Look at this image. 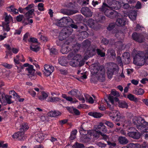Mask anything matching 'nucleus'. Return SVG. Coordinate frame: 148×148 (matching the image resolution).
I'll use <instances>...</instances> for the list:
<instances>
[{
  "instance_id": "obj_1",
  "label": "nucleus",
  "mask_w": 148,
  "mask_h": 148,
  "mask_svg": "<svg viewBox=\"0 0 148 148\" xmlns=\"http://www.w3.org/2000/svg\"><path fill=\"white\" fill-rule=\"evenodd\" d=\"M133 63L138 66L143 65L145 63L148 64V50L137 54L134 58Z\"/></svg>"
},
{
  "instance_id": "obj_2",
  "label": "nucleus",
  "mask_w": 148,
  "mask_h": 148,
  "mask_svg": "<svg viewBox=\"0 0 148 148\" xmlns=\"http://www.w3.org/2000/svg\"><path fill=\"white\" fill-rule=\"evenodd\" d=\"M93 67L91 72L96 74L97 79L100 82H103L105 80V71L103 66H99L98 64H92Z\"/></svg>"
},
{
  "instance_id": "obj_3",
  "label": "nucleus",
  "mask_w": 148,
  "mask_h": 148,
  "mask_svg": "<svg viewBox=\"0 0 148 148\" xmlns=\"http://www.w3.org/2000/svg\"><path fill=\"white\" fill-rule=\"evenodd\" d=\"M133 123L136 125L137 128L141 132H144L148 130V122L143 117H134Z\"/></svg>"
},
{
  "instance_id": "obj_4",
  "label": "nucleus",
  "mask_w": 148,
  "mask_h": 148,
  "mask_svg": "<svg viewBox=\"0 0 148 148\" xmlns=\"http://www.w3.org/2000/svg\"><path fill=\"white\" fill-rule=\"evenodd\" d=\"M96 130H89L87 131L86 134L90 136H93L94 137H97L99 135L97 134L98 131H100L103 133H106L107 132V130L106 127L102 123H100L95 127Z\"/></svg>"
},
{
  "instance_id": "obj_5",
  "label": "nucleus",
  "mask_w": 148,
  "mask_h": 148,
  "mask_svg": "<svg viewBox=\"0 0 148 148\" xmlns=\"http://www.w3.org/2000/svg\"><path fill=\"white\" fill-rule=\"evenodd\" d=\"M108 5L103 3L101 8H100L101 11L105 10L106 7L112 9L118 10L121 7L120 2L114 0H110L108 1Z\"/></svg>"
},
{
  "instance_id": "obj_6",
  "label": "nucleus",
  "mask_w": 148,
  "mask_h": 148,
  "mask_svg": "<svg viewBox=\"0 0 148 148\" xmlns=\"http://www.w3.org/2000/svg\"><path fill=\"white\" fill-rule=\"evenodd\" d=\"M73 30L70 27H66L63 28L59 36V39L62 41L65 39L73 32Z\"/></svg>"
},
{
  "instance_id": "obj_7",
  "label": "nucleus",
  "mask_w": 148,
  "mask_h": 148,
  "mask_svg": "<svg viewBox=\"0 0 148 148\" xmlns=\"http://www.w3.org/2000/svg\"><path fill=\"white\" fill-rule=\"evenodd\" d=\"M107 64V74L108 77L110 78L113 75L114 72L117 69L118 66L116 64L112 62H110L108 63Z\"/></svg>"
},
{
  "instance_id": "obj_8",
  "label": "nucleus",
  "mask_w": 148,
  "mask_h": 148,
  "mask_svg": "<svg viewBox=\"0 0 148 148\" xmlns=\"http://www.w3.org/2000/svg\"><path fill=\"white\" fill-rule=\"evenodd\" d=\"M86 23L90 27L94 30H97L100 27L97 22L92 19H89Z\"/></svg>"
},
{
  "instance_id": "obj_9",
  "label": "nucleus",
  "mask_w": 148,
  "mask_h": 148,
  "mask_svg": "<svg viewBox=\"0 0 148 148\" xmlns=\"http://www.w3.org/2000/svg\"><path fill=\"white\" fill-rule=\"evenodd\" d=\"M108 99L110 101L111 104L108 102L106 100L105 101L107 103L108 107L110 110L114 111V100H115L116 101H118L119 100L116 97H114V96L111 95H109L108 97Z\"/></svg>"
},
{
  "instance_id": "obj_10",
  "label": "nucleus",
  "mask_w": 148,
  "mask_h": 148,
  "mask_svg": "<svg viewBox=\"0 0 148 148\" xmlns=\"http://www.w3.org/2000/svg\"><path fill=\"white\" fill-rule=\"evenodd\" d=\"M134 40L139 43H142L145 41V38L143 34L134 32L132 35Z\"/></svg>"
},
{
  "instance_id": "obj_11",
  "label": "nucleus",
  "mask_w": 148,
  "mask_h": 148,
  "mask_svg": "<svg viewBox=\"0 0 148 148\" xmlns=\"http://www.w3.org/2000/svg\"><path fill=\"white\" fill-rule=\"evenodd\" d=\"M54 67L52 65L46 64L44 66V69L43 71L44 74L47 76H48L54 71Z\"/></svg>"
},
{
  "instance_id": "obj_12",
  "label": "nucleus",
  "mask_w": 148,
  "mask_h": 148,
  "mask_svg": "<svg viewBox=\"0 0 148 148\" xmlns=\"http://www.w3.org/2000/svg\"><path fill=\"white\" fill-rule=\"evenodd\" d=\"M108 7H106L105 10L102 11L104 12L105 14L111 19L115 18L116 16V11H113L112 10L108 9Z\"/></svg>"
},
{
  "instance_id": "obj_13",
  "label": "nucleus",
  "mask_w": 148,
  "mask_h": 148,
  "mask_svg": "<svg viewBox=\"0 0 148 148\" xmlns=\"http://www.w3.org/2000/svg\"><path fill=\"white\" fill-rule=\"evenodd\" d=\"M81 58V56L79 54H76L73 57V59H72L70 62V64L72 66L75 67L77 66L79 62V60Z\"/></svg>"
},
{
  "instance_id": "obj_14",
  "label": "nucleus",
  "mask_w": 148,
  "mask_h": 148,
  "mask_svg": "<svg viewBox=\"0 0 148 148\" xmlns=\"http://www.w3.org/2000/svg\"><path fill=\"white\" fill-rule=\"evenodd\" d=\"M12 96L10 95H5L4 94H1V103H7L8 104H11L13 102L12 101Z\"/></svg>"
},
{
  "instance_id": "obj_15",
  "label": "nucleus",
  "mask_w": 148,
  "mask_h": 148,
  "mask_svg": "<svg viewBox=\"0 0 148 148\" xmlns=\"http://www.w3.org/2000/svg\"><path fill=\"white\" fill-rule=\"evenodd\" d=\"M24 133L20 131L14 133L12 137L18 140H22L24 139Z\"/></svg>"
},
{
  "instance_id": "obj_16",
  "label": "nucleus",
  "mask_w": 148,
  "mask_h": 148,
  "mask_svg": "<svg viewBox=\"0 0 148 148\" xmlns=\"http://www.w3.org/2000/svg\"><path fill=\"white\" fill-rule=\"evenodd\" d=\"M81 11L82 13L86 16H91L92 15V12L88 7L82 8Z\"/></svg>"
},
{
  "instance_id": "obj_17",
  "label": "nucleus",
  "mask_w": 148,
  "mask_h": 148,
  "mask_svg": "<svg viewBox=\"0 0 148 148\" xmlns=\"http://www.w3.org/2000/svg\"><path fill=\"white\" fill-rule=\"evenodd\" d=\"M68 94L72 96L75 97H79L81 95L80 92L78 90L76 89L71 90L68 92Z\"/></svg>"
},
{
  "instance_id": "obj_18",
  "label": "nucleus",
  "mask_w": 148,
  "mask_h": 148,
  "mask_svg": "<svg viewBox=\"0 0 148 148\" xmlns=\"http://www.w3.org/2000/svg\"><path fill=\"white\" fill-rule=\"evenodd\" d=\"M44 136L43 133L39 132L35 135V138L38 142L40 143L44 139Z\"/></svg>"
},
{
  "instance_id": "obj_19",
  "label": "nucleus",
  "mask_w": 148,
  "mask_h": 148,
  "mask_svg": "<svg viewBox=\"0 0 148 148\" xmlns=\"http://www.w3.org/2000/svg\"><path fill=\"white\" fill-rule=\"evenodd\" d=\"M126 19L125 18H118L116 22V24L119 26H121L125 25L126 23Z\"/></svg>"
},
{
  "instance_id": "obj_20",
  "label": "nucleus",
  "mask_w": 148,
  "mask_h": 148,
  "mask_svg": "<svg viewBox=\"0 0 148 148\" xmlns=\"http://www.w3.org/2000/svg\"><path fill=\"white\" fill-rule=\"evenodd\" d=\"M127 135L130 137L135 139H139L140 136L139 133L136 132H129L127 133Z\"/></svg>"
},
{
  "instance_id": "obj_21",
  "label": "nucleus",
  "mask_w": 148,
  "mask_h": 148,
  "mask_svg": "<svg viewBox=\"0 0 148 148\" xmlns=\"http://www.w3.org/2000/svg\"><path fill=\"white\" fill-rule=\"evenodd\" d=\"M62 96L67 101L71 102L73 103H76L78 101V100L75 98L73 99L71 97H67L66 94H62Z\"/></svg>"
},
{
  "instance_id": "obj_22",
  "label": "nucleus",
  "mask_w": 148,
  "mask_h": 148,
  "mask_svg": "<svg viewBox=\"0 0 148 148\" xmlns=\"http://www.w3.org/2000/svg\"><path fill=\"white\" fill-rule=\"evenodd\" d=\"M33 68L34 67L33 65H30L26 69V70L28 72V74H27V75L29 76L31 75V76H34L35 71Z\"/></svg>"
},
{
  "instance_id": "obj_23",
  "label": "nucleus",
  "mask_w": 148,
  "mask_h": 148,
  "mask_svg": "<svg viewBox=\"0 0 148 148\" xmlns=\"http://www.w3.org/2000/svg\"><path fill=\"white\" fill-rule=\"evenodd\" d=\"M71 46L70 45L66 46L63 45L61 50V51L62 54L67 53L69 51L71 50Z\"/></svg>"
},
{
  "instance_id": "obj_24",
  "label": "nucleus",
  "mask_w": 148,
  "mask_h": 148,
  "mask_svg": "<svg viewBox=\"0 0 148 148\" xmlns=\"http://www.w3.org/2000/svg\"><path fill=\"white\" fill-rule=\"evenodd\" d=\"M5 22L6 23H9L12 20V18L11 16L8 14L7 13L5 12L4 14Z\"/></svg>"
},
{
  "instance_id": "obj_25",
  "label": "nucleus",
  "mask_w": 148,
  "mask_h": 148,
  "mask_svg": "<svg viewBox=\"0 0 148 148\" xmlns=\"http://www.w3.org/2000/svg\"><path fill=\"white\" fill-rule=\"evenodd\" d=\"M88 114L90 116H92L94 118H100L103 115L101 113L93 112H89Z\"/></svg>"
},
{
  "instance_id": "obj_26",
  "label": "nucleus",
  "mask_w": 148,
  "mask_h": 148,
  "mask_svg": "<svg viewBox=\"0 0 148 148\" xmlns=\"http://www.w3.org/2000/svg\"><path fill=\"white\" fill-rule=\"evenodd\" d=\"M118 141L121 144H126L128 143V140L125 137L119 136L118 139Z\"/></svg>"
},
{
  "instance_id": "obj_27",
  "label": "nucleus",
  "mask_w": 148,
  "mask_h": 148,
  "mask_svg": "<svg viewBox=\"0 0 148 148\" xmlns=\"http://www.w3.org/2000/svg\"><path fill=\"white\" fill-rule=\"evenodd\" d=\"M64 24L66 25H69L70 23H73V20L69 17H63Z\"/></svg>"
},
{
  "instance_id": "obj_28",
  "label": "nucleus",
  "mask_w": 148,
  "mask_h": 148,
  "mask_svg": "<svg viewBox=\"0 0 148 148\" xmlns=\"http://www.w3.org/2000/svg\"><path fill=\"white\" fill-rule=\"evenodd\" d=\"M137 12L135 11H132L129 14V17L132 21H134L136 19L137 16Z\"/></svg>"
},
{
  "instance_id": "obj_29",
  "label": "nucleus",
  "mask_w": 148,
  "mask_h": 148,
  "mask_svg": "<svg viewBox=\"0 0 148 148\" xmlns=\"http://www.w3.org/2000/svg\"><path fill=\"white\" fill-rule=\"evenodd\" d=\"M58 62L60 65L64 66H66L67 64L66 58L63 57H62L59 59Z\"/></svg>"
},
{
  "instance_id": "obj_30",
  "label": "nucleus",
  "mask_w": 148,
  "mask_h": 148,
  "mask_svg": "<svg viewBox=\"0 0 148 148\" xmlns=\"http://www.w3.org/2000/svg\"><path fill=\"white\" fill-rule=\"evenodd\" d=\"M81 45L79 43H76V44L72 46V49H71V50L74 51V52L76 53L78 51L80 47H81Z\"/></svg>"
},
{
  "instance_id": "obj_31",
  "label": "nucleus",
  "mask_w": 148,
  "mask_h": 148,
  "mask_svg": "<svg viewBox=\"0 0 148 148\" xmlns=\"http://www.w3.org/2000/svg\"><path fill=\"white\" fill-rule=\"evenodd\" d=\"M127 97L130 100L135 102H137L139 100V98L135 97L134 95L132 94H129L127 95Z\"/></svg>"
},
{
  "instance_id": "obj_32",
  "label": "nucleus",
  "mask_w": 148,
  "mask_h": 148,
  "mask_svg": "<svg viewBox=\"0 0 148 148\" xmlns=\"http://www.w3.org/2000/svg\"><path fill=\"white\" fill-rule=\"evenodd\" d=\"M140 145L138 143H131L128 145V148H140Z\"/></svg>"
},
{
  "instance_id": "obj_33",
  "label": "nucleus",
  "mask_w": 148,
  "mask_h": 148,
  "mask_svg": "<svg viewBox=\"0 0 148 148\" xmlns=\"http://www.w3.org/2000/svg\"><path fill=\"white\" fill-rule=\"evenodd\" d=\"M23 58V55L21 54H18V55L16 56V57L14 58V61L15 63L16 64H19V58Z\"/></svg>"
},
{
  "instance_id": "obj_34",
  "label": "nucleus",
  "mask_w": 148,
  "mask_h": 148,
  "mask_svg": "<svg viewBox=\"0 0 148 148\" xmlns=\"http://www.w3.org/2000/svg\"><path fill=\"white\" fill-rule=\"evenodd\" d=\"M29 128V127L27 123H23L21 125V127L20 129V130L24 133L25 131L27 130Z\"/></svg>"
},
{
  "instance_id": "obj_35",
  "label": "nucleus",
  "mask_w": 148,
  "mask_h": 148,
  "mask_svg": "<svg viewBox=\"0 0 148 148\" xmlns=\"http://www.w3.org/2000/svg\"><path fill=\"white\" fill-rule=\"evenodd\" d=\"M90 42L88 40H86L82 43V46L83 47H87L90 46Z\"/></svg>"
},
{
  "instance_id": "obj_36",
  "label": "nucleus",
  "mask_w": 148,
  "mask_h": 148,
  "mask_svg": "<svg viewBox=\"0 0 148 148\" xmlns=\"http://www.w3.org/2000/svg\"><path fill=\"white\" fill-rule=\"evenodd\" d=\"M9 24L5 23H3L2 25L4 31L8 32L10 30V28L9 27Z\"/></svg>"
},
{
  "instance_id": "obj_37",
  "label": "nucleus",
  "mask_w": 148,
  "mask_h": 148,
  "mask_svg": "<svg viewBox=\"0 0 148 148\" xmlns=\"http://www.w3.org/2000/svg\"><path fill=\"white\" fill-rule=\"evenodd\" d=\"M60 100V99L57 97H49L47 100V101H50L51 102H58Z\"/></svg>"
},
{
  "instance_id": "obj_38",
  "label": "nucleus",
  "mask_w": 148,
  "mask_h": 148,
  "mask_svg": "<svg viewBox=\"0 0 148 148\" xmlns=\"http://www.w3.org/2000/svg\"><path fill=\"white\" fill-rule=\"evenodd\" d=\"M48 97V95L46 93L42 92V95H41L38 97L39 99L41 100H43L45 99L46 98Z\"/></svg>"
},
{
  "instance_id": "obj_39",
  "label": "nucleus",
  "mask_w": 148,
  "mask_h": 148,
  "mask_svg": "<svg viewBox=\"0 0 148 148\" xmlns=\"http://www.w3.org/2000/svg\"><path fill=\"white\" fill-rule=\"evenodd\" d=\"M119 107L121 108H127L128 106L126 102L125 101H122L119 102Z\"/></svg>"
},
{
  "instance_id": "obj_40",
  "label": "nucleus",
  "mask_w": 148,
  "mask_h": 148,
  "mask_svg": "<svg viewBox=\"0 0 148 148\" xmlns=\"http://www.w3.org/2000/svg\"><path fill=\"white\" fill-rule=\"evenodd\" d=\"M34 11V9H32L28 11L27 12L25 13V17L30 18L31 16L33 14Z\"/></svg>"
},
{
  "instance_id": "obj_41",
  "label": "nucleus",
  "mask_w": 148,
  "mask_h": 148,
  "mask_svg": "<svg viewBox=\"0 0 148 148\" xmlns=\"http://www.w3.org/2000/svg\"><path fill=\"white\" fill-rule=\"evenodd\" d=\"M77 133V130H75L72 131L70 137V138L71 140H74L76 138Z\"/></svg>"
},
{
  "instance_id": "obj_42",
  "label": "nucleus",
  "mask_w": 148,
  "mask_h": 148,
  "mask_svg": "<svg viewBox=\"0 0 148 148\" xmlns=\"http://www.w3.org/2000/svg\"><path fill=\"white\" fill-rule=\"evenodd\" d=\"M79 35H81L82 38L84 39L88 37L89 35L85 31H82L81 32H79Z\"/></svg>"
},
{
  "instance_id": "obj_43",
  "label": "nucleus",
  "mask_w": 148,
  "mask_h": 148,
  "mask_svg": "<svg viewBox=\"0 0 148 148\" xmlns=\"http://www.w3.org/2000/svg\"><path fill=\"white\" fill-rule=\"evenodd\" d=\"M92 56L91 53L90 52V51L87 50L85 53V56L84 57V60H87L88 58L91 57Z\"/></svg>"
},
{
  "instance_id": "obj_44",
  "label": "nucleus",
  "mask_w": 148,
  "mask_h": 148,
  "mask_svg": "<svg viewBox=\"0 0 148 148\" xmlns=\"http://www.w3.org/2000/svg\"><path fill=\"white\" fill-rule=\"evenodd\" d=\"M31 50L35 52H37L39 50V48L37 46H34L33 44H32L30 47Z\"/></svg>"
},
{
  "instance_id": "obj_45",
  "label": "nucleus",
  "mask_w": 148,
  "mask_h": 148,
  "mask_svg": "<svg viewBox=\"0 0 148 148\" xmlns=\"http://www.w3.org/2000/svg\"><path fill=\"white\" fill-rule=\"evenodd\" d=\"M97 134L98 135H101L103 137V139L107 141L109 140L108 137L106 135L104 134L100 131H98Z\"/></svg>"
},
{
  "instance_id": "obj_46",
  "label": "nucleus",
  "mask_w": 148,
  "mask_h": 148,
  "mask_svg": "<svg viewBox=\"0 0 148 148\" xmlns=\"http://www.w3.org/2000/svg\"><path fill=\"white\" fill-rule=\"evenodd\" d=\"M72 147L73 148H83L84 146L83 144L77 142L73 145Z\"/></svg>"
},
{
  "instance_id": "obj_47",
  "label": "nucleus",
  "mask_w": 148,
  "mask_h": 148,
  "mask_svg": "<svg viewBox=\"0 0 148 148\" xmlns=\"http://www.w3.org/2000/svg\"><path fill=\"white\" fill-rule=\"evenodd\" d=\"M63 18H61L60 20L58 21L57 23V25L60 27H63L64 26H65V25L64 24Z\"/></svg>"
},
{
  "instance_id": "obj_48",
  "label": "nucleus",
  "mask_w": 148,
  "mask_h": 148,
  "mask_svg": "<svg viewBox=\"0 0 148 148\" xmlns=\"http://www.w3.org/2000/svg\"><path fill=\"white\" fill-rule=\"evenodd\" d=\"M97 54L101 57H104L105 56V53L99 49H97L96 50Z\"/></svg>"
},
{
  "instance_id": "obj_49",
  "label": "nucleus",
  "mask_w": 148,
  "mask_h": 148,
  "mask_svg": "<svg viewBox=\"0 0 148 148\" xmlns=\"http://www.w3.org/2000/svg\"><path fill=\"white\" fill-rule=\"evenodd\" d=\"M114 111L116 110H114V111H113V112H109L108 113L109 116L110 117V119L113 121L116 117L115 115L114 114V113H116L114 112Z\"/></svg>"
},
{
  "instance_id": "obj_50",
  "label": "nucleus",
  "mask_w": 148,
  "mask_h": 148,
  "mask_svg": "<svg viewBox=\"0 0 148 148\" xmlns=\"http://www.w3.org/2000/svg\"><path fill=\"white\" fill-rule=\"evenodd\" d=\"M114 112L116 113V116H115L116 117L113 121L116 122H118L119 121L120 119V116L119 115V112L117 111H114Z\"/></svg>"
},
{
  "instance_id": "obj_51",
  "label": "nucleus",
  "mask_w": 148,
  "mask_h": 148,
  "mask_svg": "<svg viewBox=\"0 0 148 148\" xmlns=\"http://www.w3.org/2000/svg\"><path fill=\"white\" fill-rule=\"evenodd\" d=\"M44 5L42 3H40L38 5V10L40 11H44Z\"/></svg>"
},
{
  "instance_id": "obj_52",
  "label": "nucleus",
  "mask_w": 148,
  "mask_h": 148,
  "mask_svg": "<svg viewBox=\"0 0 148 148\" xmlns=\"http://www.w3.org/2000/svg\"><path fill=\"white\" fill-rule=\"evenodd\" d=\"M76 54H76L75 52L72 51L68 55V58L69 59H70L71 58L73 59V57Z\"/></svg>"
},
{
  "instance_id": "obj_53",
  "label": "nucleus",
  "mask_w": 148,
  "mask_h": 148,
  "mask_svg": "<svg viewBox=\"0 0 148 148\" xmlns=\"http://www.w3.org/2000/svg\"><path fill=\"white\" fill-rule=\"evenodd\" d=\"M130 55L128 52H125L122 54V59L124 58H130Z\"/></svg>"
},
{
  "instance_id": "obj_54",
  "label": "nucleus",
  "mask_w": 148,
  "mask_h": 148,
  "mask_svg": "<svg viewBox=\"0 0 148 148\" xmlns=\"http://www.w3.org/2000/svg\"><path fill=\"white\" fill-rule=\"evenodd\" d=\"M144 93V90L142 88H140L136 90V94L138 95H142Z\"/></svg>"
},
{
  "instance_id": "obj_55",
  "label": "nucleus",
  "mask_w": 148,
  "mask_h": 148,
  "mask_svg": "<svg viewBox=\"0 0 148 148\" xmlns=\"http://www.w3.org/2000/svg\"><path fill=\"white\" fill-rule=\"evenodd\" d=\"M116 61L121 66H122L123 60H122L120 56H118L116 59Z\"/></svg>"
},
{
  "instance_id": "obj_56",
  "label": "nucleus",
  "mask_w": 148,
  "mask_h": 148,
  "mask_svg": "<svg viewBox=\"0 0 148 148\" xmlns=\"http://www.w3.org/2000/svg\"><path fill=\"white\" fill-rule=\"evenodd\" d=\"M105 123L106 125L111 128H112L114 127V125L113 124L112 122L110 121H106Z\"/></svg>"
},
{
  "instance_id": "obj_57",
  "label": "nucleus",
  "mask_w": 148,
  "mask_h": 148,
  "mask_svg": "<svg viewBox=\"0 0 148 148\" xmlns=\"http://www.w3.org/2000/svg\"><path fill=\"white\" fill-rule=\"evenodd\" d=\"M114 27V24L113 23H111L109 25L108 27L107 28V29L108 30L110 31L113 29Z\"/></svg>"
},
{
  "instance_id": "obj_58",
  "label": "nucleus",
  "mask_w": 148,
  "mask_h": 148,
  "mask_svg": "<svg viewBox=\"0 0 148 148\" xmlns=\"http://www.w3.org/2000/svg\"><path fill=\"white\" fill-rule=\"evenodd\" d=\"M29 36V34L28 33H26L23 36V40L25 42H27V39Z\"/></svg>"
},
{
  "instance_id": "obj_59",
  "label": "nucleus",
  "mask_w": 148,
  "mask_h": 148,
  "mask_svg": "<svg viewBox=\"0 0 148 148\" xmlns=\"http://www.w3.org/2000/svg\"><path fill=\"white\" fill-rule=\"evenodd\" d=\"M28 41L29 42H32L33 43H37V39L34 38H31L29 39L28 40Z\"/></svg>"
},
{
  "instance_id": "obj_60",
  "label": "nucleus",
  "mask_w": 148,
  "mask_h": 148,
  "mask_svg": "<svg viewBox=\"0 0 148 148\" xmlns=\"http://www.w3.org/2000/svg\"><path fill=\"white\" fill-rule=\"evenodd\" d=\"M28 92L33 97H34L36 95V92L32 90H29L28 91Z\"/></svg>"
},
{
  "instance_id": "obj_61",
  "label": "nucleus",
  "mask_w": 148,
  "mask_h": 148,
  "mask_svg": "<svg viewBox=\"0 0 148 148\" xmlns=\"http://www.w3.org/2000/svg\"><path fill=\"white\" fill-rule=\"evenodd\" d=\"M34 4H29L25 8V10H26L27 11L30 10L34 8Z\"/></svg>"
},
{
  "instance_id": "obj_62",
  "label": "nucleus",
  "mask_w": 148,
  "mask_h": 148,
  "mask_svg": "<svg viewBox=\"0 0 148 148\" xmlns=\"http://www.w3.org/2000/svg\"><path fill=\"white\" fill-rule=\"evenodd\" d=\"M62 12L63 14H65L69 15L71 14V13L70 12V10H68L66 9H64L62 10Z\"/></svg>"
},
{
  "instance_id": "obj_63",
  "label": "nucleus",
  "mask_w": 148,
  "mask_h": 148,
  "mask_svg": "<svg viewBox=\"0 0 148 148\" xmlns=\"http://www.w3.org/2000/svg\"><path fill=\"white\" fill-rule=\"evenodd\" d=\"M135 7L136 9H141L142 8V5L140 1H138Z\"/></svg>"
},
{
  "instance_id": "obj_64",
  "label": "nucleus",
  "mask_w": 148,
  "mask_h": 148,
  "mask_svg": "<svg viewBox=\"0 0 148 148\" xmlns=\"http://www.w3.org/2000/svg\"><path fill=\"white\" fill-rule=\"evenodd\" d=\"M23 16L22 15H19L16 16V20L18 22H20L23 19Z\"/></svg>"
}]
</instances>
